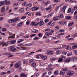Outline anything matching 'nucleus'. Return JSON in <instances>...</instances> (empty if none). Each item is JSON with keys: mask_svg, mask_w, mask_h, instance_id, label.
Instances as JSON below:
<instances>
[{"mask_svg": "<svg viewBox=\"0 0 77 77\" xmlns=\"http://www.w3.org/2000/svg\"><path fill=\"white\" fill-rule=\"evenodd\" d=\"M9 49L11 52L14 53L17 51V49L14 47V46H11L9 47Z\"/></svg>", "mask_w": 77, "mask_h": 77, "instance_id": "f257e3e1", "label": "nucleus"}, {"mask_svg": "<svg viewBox=\"0 0 77 77\" xmlns=\"http://www.w3.org/2000/svg\"><path fill=\"white\" fill-rule=\"evenodd\" d=\"M21 65V63L20 62H18L16 63L14 65V67L16 68L20 67Z\"/></svg>", "mask_w": 77, "mask_h": 77, "instance_id": "f03ea898", "label": "nucleus"}, {"mask_svg": "<svg viewBox=\"0 0 77 77\" xmlns=\"http://www.w3.org/2000/svg\"><path fill=\"white\" fill-rule=\"evenodd\" d=\"M71 59L70 57H69L66 59H65L64 60V62L65 63H69L71 62Z\"/></svg>", "mask_w": 77, "mask_h": 77, "instance_id": "7ed1b4c3", "label": "nucleus"}, {"mask_svg": "<svg viewBox=\"0 0 77 77\" xmlns=\"http://www.w3.org/2000/svg\"><path fill=\"white\" fill-rule=\"evenodd\" d=\"M66 8H67V6L66 5H64L61 10L62 12L63 13H65V9H66Z\"/></svg>", "mask_w": 77, "mask_h": 77, "instance_id": "20e7f679", "label": "nucleus"}, {"mask_svg": "<svg viewBox=\"0 0 77 77\" xmlns=\"http://www.w3.org/2000/svg\"><path fill=\"white\" fill-rule=\"evenodd\" d=\"M74 71H71L68 72L67 73V74L68 75H70V76H71V75H73L74 74Z\"/></svg>", "mask_w": 77, "mask_h": 77, "instance_id": "39448f33", "label": "nucleus"}, {"mask_svg": "<svg viewBox=\"0 0 77 77\" xmlns=\"http://www.w3.org/2000/svg\"><path fill=\"white\" fill-rule=\"evenodd\" d=\"M20 17H18L15 18V19H13V21H14V22L15 23V22H17V21H19L20 20Z\"/></svg>", "mask_w": 77, "mask_h": 77, "instance_id": "423d86ee", "label": "nucleus"}, {"mask_svg": "<svg viewBox=\"0 0 77 77\" xmlns=\"http://www.w3.org/2000/svg\"><path fill=\"white\" fill-rule=\"evenodd\" d=\"M41 57L42 59L45 60H46L47 59V57L45 56L42 55L41 56Z\"/></svg>", "mask_w": 77, "mask_h": 77, "instance_id": "0eeeda50", "label": "nucleus"}, {"mask_svg": "<svg viewBox=\"0 0 77 77\" xmlns=\"http://www.w3.org/2000/svg\"><path fill=\"white\" fill-rule=\"evenodd\" d=\"M9 42L11 43V44H15V42H16V40H14L12 41H9Z\"/></svg>", "mask_w": 77, "mask_h": 77, "instance_id": "6e6552de", "label": "nucleus"}, {"mask_svg": "<svg viewBox=\"0 0 77 77\" xmlns=\"http://www.w3.org/2000/svg\"><path fill=\"white\" fill-rule=\"evenodd\" d=\"M24 11V8H21L19 10V13H22V12H23Z\"/></svg>", "mask_w": 77, "mask_h": 77, "instance_id": "1a4fd4ad", "label": "nucleus"}, {"mask_svg": "<svg viewBox=\"0 0 77 77\" xmlns=\"http://www.w3.org/2000/svg\"><path fill=\"white\" fill-rule=\"evenodd\" d=\"M20 76L21 77H27V75L24 73H21L20 75Z\"/></svg>", "mask_w": 77, "mask_h": 77, "instance_id": "9d476101", "label": "nucleus"}, {"mask_svg": "<svg viewBox=\"0 0 77 77\" xmlns=\"http://www.w3.org/2000/svg\"><path fill=\"white\" fill-rule=\"evenodd\" d=\"M5 1H7V0H5L4 1H2L1 2H0V6H3V5H4L5 4Z\"/></svg>", "mask_w": 77, "mask_h": 77, "instance_id": "9b49d317", "label": "nucleus"}, {"mask_svg": "<svg viewBox=\"0 0 77 77\" xmlns=\"http://www.w3.org/2000/svg\"><path fill=\"white\" fill-rule=\"evenodd\" d=\"M23 24V22H21L17 24V27H21V26H22V24Z\"/></svg>", "mask_w": 77, "mask_h": 77, "instance_id": "f8f14e48", "label": "nucleus"}, {"mask_svg": "<svg viewBox=\"0 0 77 77\" xmlns=\"http://www.w3.org/2000/svg\"><path fill=\"white\" fill-rule=\"evenodd\" d=\"M32 66L33 68H36V63H32Z\"/></svg>", "mask_w": 77, "mask_h": 77, "instance_id": "ddd939ff", "label": "nucleus"}, {"mask_svg": "<svg viewBox=\"0 0 77 77\" xmlns=\"http://www.w3.org/2000/svg\"><path fill=\"white\" fill-rule=\"evenodd\" d=\"M29 48H27L26 47H22V48L20 50H27V49H29Z\"/></svg>", "mask_w": 77, "mask_h": 77, "instance_id": "4468645a", "label": "nucleus"}, {"mask_svg": "<svg viewBox=\"0 0 77 77\" xmlns=\"http://www.w3.org/2000/svg\"><path fill=\"white\" fill-rule=\"evenodd\" d=\"M36 16H41V12H38L36 13Z\"/></svg>", "mask_w": 77, "mask_h": 77, "instance_id": "2eb2a0df", "label": "nucleus"}, {"mask_svg": "<svg viewBox=\"0 0 77 77\" xmlns=\"http://www.w3.org/2000/svg\"><path fill=\"white\" fill-rule=\"evenodd\" d=\"M59 19V17L58 16H56V17L53 18V20L54 21H56L57 20H58Z\"/></svg>", "mask_w": 77, "mask_h": 77, "instance_id": "dca6fc26", "label": "nucleus"}, {"mask_svg": "<svg viewBox=\"0 0 77 77\" xmlns=\"http://www.w3.org/2000/svg\"><path fill=\"white\" fill-rule=\"evenodd\" d=\"M39 25L40 26L44 25V21H43V20H42L40 22Z\"/></svg>", "mask_w": 77, "mask_h": 77, "instance_id": "f3484780", "label": "nucleus"}, {"mask_svg": "<svg viewBox=\"0 0 77 77\" xmlns=\"http://www.w3.org/2000/svg\"><path fill=\"white\" fill-rule=\"evenodd\" d=\"M57 59V58H51L50 59V60L51 62H53V61H54V60H56Z\"/></svg>", "mask_w": 77, "mask_h": 77, "instance_id": "a211bd4d", "label": "nucleus"}, {"mask_svg": "<svg viewBox=\"0 0 77 77\" xmlns=\"http://www.w3.org/2000/svg\"><path fill=\"white\" fill-rule=\"evenodd\" d=\"M7 2V1H5V4L6 5H9L11 3L10 2Z\"/></svg>", "mask_w": 77, "mask_h": 77, "instance_id": "6ab92c4d", "label": "nucleus"}, {"mask_svg": "<svg viewBox=\"0 0 77 77\" xmlns=\"http://www.w3.org/2000/svg\"><path fill=\"white\" fill-rule=\"evenodd\" d=\"M77 48V45H74V46H72V49L73 50H74V49H75V48Z\"/></svg>", "mask_w": 77, "mask_h": 77, "instance_id": "aec40b11", "label": "nucleus"}, {"mask_svg": "<svg viewBox=\"0 0 77 77\" xmlns=\"http://www.w3.org/2000/svg\"><path fill=\"white\" fill-rule=\"evenodd\" d=\"M60 74L62 75H64L65 74V72L61 71L60 73Z\"/></svg>", "mask_w": 77, "mask_h": 77, "instance_id": "412c9836", "label": "nucleus"}, {"mask_svg": "<svg viewBox=\"0 0 77 77\" xmlns=\"http://www.w3.org/2000/svg\"><path fill=\"white\" fill-rule=\"evenodd\" d=\"M65 18L67 20H70L71 19V16H66Z\"/></svg>", "mask_w": 77, "mask_h": 77, "instance_id": "4be33fe9", "label": "nucleus"}, {"mask_svg": "<svg viewBox=\"0 0 77 77\" xmlns=\"http://www.w3.org/2000/svg\"><path fill=\"white\" fill-rule=\"evenodd\" d=\"M37 24H35V22H32L31 23V26H36Z\"/></svg>", "mask_w": 77, "mask_h": 77, "instance_id": "5701e85b", "label": "nucleus"}, {"mask_svg": "<svg viewBox=\"0 0 77 77\" xmlns=\"http://www.w3.org/2000/svg\"><path fill=\"white\" fill-rule=\"evenodd\" d=\"M56 53L58 54H60V53H61V51L58 50L56 51Z\"/></svg>", "mask_w": 77, "mask_h": 77, "instance_id": "b1692460", "label": "nucleus"}, {"mask_svg": "<svg viewBox=\"0 0 77 77\" xmlns=\"http://www.w3.org/2000/svg\"><path fill=\"white\" fill-rule=\"evenodd\" d=\"M58 62H63V59L62 58H60L59 60H58Z\"/></svg>", "mask_w": 77, "mask_h": 77, "instance_id": "393cba45", "label": "nucleus"}, {"mask_svg": "<svg viewBox=\"0 0 77 77\" xmlns=\"http://www.w3.org/2000/svg\"><path fill=\"white\" fill-rule=\"evenodd\" d=\"M38 30H36L35 29H34V30L32 31V32H33V33H37V32H38Z\"/></svg>", "mask_w": 77, "mask_h": 77, "instance_id": "a878e982", "label": "nucleus"}, {"mask_svg": "<svg viewBox=\"0 0 77 77\" xmlns=\"http://www.w3.org/2000/svg\"><path fill=\"white\" fill-rule=\"evenodd\" d=\"M8 22H9L10 23H14V21L13 19L9 20H8Z\"/></svg>", "mask_w": 77, "mask_h": 77, "instance_id": "bb28decb", "label": "nucleus"}, {"mask_svg": "<svg viewBox=\"0 0 77 77\" xmlns=\"http://www.w3.org/2000/svg\"><path fill=\"white\" fill-rule=\"evenodd\" d=\"M2 32H6L7 31V29L6 28H3L2 29Z\"/></svg>", "mask_w": 77, "mask_h": 77, "instance_id": "cd10ccee", "label": "nucleus"}, {"mask_svg": "<svg viewBox=\"0 0 77 77\" xmlns=\"http://www.w3.org/2000/svg\"><path fill=\"white\" fill-rule=\"evenodd\" d=\"M32 45V43H29L28 44H26V45H24L25 46H31Z\"/></svg>", "mask_w": 77, "mask_h": 77, "instance_id": "c85d7f7f", "label": "nucleus"}, {"mask_svg": "<svg viewBox=\"0 0 77 77\" xmlns=\"http://www.w3.org/2000/svg\"><path fill=\"white\" fill-rule=\"evenodd\" d=\"M31 8L30 7H28L27 8H26V11H29L30 10Z\"/></svg>", "mask_w": 77, "mask_h": 77, "instance_id": "c756f323", "label": "nucleus"}, {"mask_svg": "<svg viewBox=\"0 0 77 77\" xmlns=\"http://www.w3.org/2000/svg\"><path fill=\"white\" fill-rule=\"evenodd\" d=\"M73 39H74V38L72 37V38H67V41H71V40H73Z\"/></svg>", "mask_w": 77, "mask_h": 77, "instance_id": "7c9ffc66", "label": "nucleus"}, {"mask_svg": "<svg viewBox=\"0 0 77 77\" xmlns=\"http://www.w3.org/2000/svg\"><path fill=\"white\" fill-rule=\"evenodd\" d=\"M26 6H28V7H29V8H30V7L32 6V4L30 3L27 4L26 5Z\"/></svg>", "mask_w": 77, "mask_h": 77, "instance_id": "2f4dec72", "label": "nucleus"}, {"mask_svg": "<svg viewBox=\"0 0 77 77\" xmlns=\"http://www.w3.org/2000/svg\"><path fill=\"white\" fill-rule=\"evenodd\" d=\"M5 8L4 7H2V9L1 10V12H5Z\"/></svg>", "mask_w": 77, "mask_h": 77, "instance_id": "473e14b6", "label": "nucleus"}, {"mask_svg": "<svg viewBox=\"0 0 77 77\" xmlns=\"http://www.w3.org/2000/svg\"><path fill=\"white\" fill-rule=\"evenodd\" d=\"M23 63L24 64H27L28 63V61L26 60H24L23 61Z\"/></svg>", "mask_w": 77, "mask_h": 77, "instance_id": "72a5a7b5", "label": "nucleus"}, {"mask_svg": "<svg viewBox=\"0 0 77 77\" xmlns=\"http://www.w3.org/2000/svg\"><path fill=\"white\" fill-rule=\"evenodd\" d=\"M48 21H50V20L48 19H46L45 20V22L46 23L47 22H48Z\"/></svg>", "mask_w": 77, "mask_h": 77, "instance_id": "f704fd0d", "label": "nucleus"}, {"mask_svg": "<svg viewBox=\"0 0 77 77\" xmlns=\"http://www.w3.org/2000/svg\"><path fill=\"white\" fill-rule=\"evenodd\" d=\"M53 69L51 68H47L46 70V71H50L51 70H52Z\"/></svg>", "mask_w": 77, "mask_h": 77, "instance_id": "c9c22d12", "label": "nucleus"}, {"mask_svg": "<svg viewBox=\"0 0 77 77\" xmlns=\"http://www.w3.org/2000/svg\"><path fill=\"white\" fill-rule=\"evenodd\" d=\"M73 51L74 53H75V54H76V55H77V48L76 49L74 50Z\"/></svg>", "mask_w": 77, "mask_h": 77, "instance_id": "e433bc0d", "label": "nucleus"}, {"mask_svg": "<svg viewBox=\"0 0 77 77\" xmlns=\"http://www.w3.org/2000/svg\"><path fill=\"white\" fill-rule=\"evenodd\" d=\"M74 24V22H72L71 23H69L68 24V26L69 27H70V26H72L73 25V24Z\"/></svg>", "mask_w": 77, "mask_h": 77, "instance_id": "4c0bfd02", "label": "nucleus"}, {"mask_svg": "<svg viewBox=\"0 0 77 77\" xmlns=\"http://www.w3.org/2000/svg\"><path fill=\"white\" fill-rule=\"evenodd\" d=\"M62 70L63 71H68V69L66 68H63L62 69Z\"/></svg>", "mask_w": 77, "mask_h": 77, "instance_id": "58836bf2", "label": "nucleus"}, {"mask_svg": "<svg viewBox=\"0 0 77 77\" xmlns=\"http://www.w3.org/2000/svg\"><path fill=\"white\" fill-rule=\"evenodd\" d=\"M47 54V55H51V52L50 51H48Z\"/></svg>", "mask_w": 77, "mask_h": 77, "instance_id": "ea45409f", "label": "nucleus"}, {"mask_svg": "<svg viewBox=\"0 0 77 77\" xmlns=\"http://www.w3.org/2000/svg\"><path fill=\"white\" fill-rule=\"evenodd\" d=\"M54 2L55 3H59L60 2V0H54Z\"/></svg>", "mask_w": 77, "mask_h": 77, "instance_id": "a19ab883", "label": "nucleus"}, {"mask_svg": "<svg viewBox=\"0 0 77 77\" xmlns=\"http://www.w3.org/2000/svg\"><path fill=\"white\" fill-rule=\"evenodd\" d=\"M72 56V52H70L67 55V56Z\"/></svg>", "mask_w": 77, "mask_h": 77, "instance_id": "79ce46f5", "label": "nucleus"}, {"mask_svg": "<svg viewBox=\"0 0 77 77\" xmlns=\"http://www.w3.org/2000/svg\"><path fill=\"white\" fill-rule=\"evenodd\" d=\"M22 41H23V39H20L19 40V41L17 42V43L18 44L20 42H22Z\"/></svg>", "mask_w": 77, "mask_h": 77, "instance_id": "37998d69", "label": "nucleus"}, {"mask_svg": "<svg viewBox=\"0 0 77 77\" xmlns=\"http://www.w3.org/2000/svg\"><path fill=\"white\" fill-rule=\"evenodd\" d=\"M58 72H59L58 71H56L54 72V74L55 75H58V74H59Z\"/></svg>", "mask_w": 77, "mask_h": 77, "instance_id": "c03bdc74", "label": "nucleus"}, {"mask_svg": "<svg viewBox=\"0 0 77 77\" xmlns=\"http://www.w3.org/2000/svg\"><path fill=\"white\" fill-rule=\"evenodd\" d=\"M30 24V20H28L26 23V24L27 26L29 25V24Z\"/></svg>", "mask_w": 77, "mask_h": 77, "instance_id": "a18cd8bd", "label": "nucleus"}, {"mask_svg": "<svg viewBox=\"0 0 77 77\" xmlns=\"http://www.w3.org/2000/svg\"><path fill=\"white\" fill-rule=\"evenodd\" d=\"M42 51V49H40L38 50H37L36 51V52H41V51Z\"/></svg>", "mask_w": 77, "mask_h": 77, "instance_id": "49530a36", "label": "nucleus"}, {"mask_svg": "<svg viewBox=\"0 0 77 77\" xmlns=\"http://www.w3.org/2000/svg\"><path fill=\"white\" fill-rule=\"evenodd\" d=\"M29 37L30 36H29V35H26L23 37V38H29Z\"/></svg>", "mask_w": 77, "mask_h": 77, "instance_id": "de8ad7c7", "label": "nucleus"}, {"mask_svg": "<svg viewBox=\"0 0 77 77\" xmlns=\"http://www.w3.org/2000/svg\"><path fill=\"white\" fill-rule=\"evenodd\" d=\"M51 51V55L54 54V52L52 51Z\"/></svg>", "mask_w": 77, "mask_h": 77, "instance_id": "09e8293b", "label": "nucleus"}, {"mask_svg": "<svg viewBox=\"0 0 77 77\" xmlns=\"http://www.w3.org/2000/svg\"><path fill=\"white\" fill-rule=\"evenodd\" d=\"M34 8H35V10L36 11H37L39 9V7L37 6H34Z\"/></svg>", "mask_w": 77, "mask_h": 77, "instance_id": "8fccbe9b", "label": "nucleus"}, {"mask_svg": "<svg viewBox=\"0 0 77 77\" xmlns=\"http://www.w3.org/2000/svg\"><path fill=\"white\" fill-rule=\"evenodd\" d=\"M50 29L49 28H47L45 30V32H50Z\"/></svg>", "mask_w": 77, "mask_h": 77, "instance_id": "3c124183", "label": "nucleus"}, {"mask_svg": "<svg viewBox=\"0 0 77 77\" xmlns=\"http://www.w3.org/2000/svg\"><path fill=\"white\" fill-rule=\"evenodd\" d=\"M32 53H35V52H34V51L31 52L30 53H29L28 56H31L32 55L30 54H32Z\"/></svg>", "mask_w": 77, "mask_h": 77, "instance_id": "603ef678", "label": "nucleus"}, {"mask_svg": "<svg viewBox=\"0 0 77 77\" xmlns=\"http://www.w3.org/2000/svg\"><path fill=\"white\" fill-rule=\"evenodd\" d=\"M77 57H74L72 59L73 60H77Z\"/></svg>", "mask_w": 77, "mask_h": 77, "instance_id": "864d4df0", "label": "nucleus"}, {"mask_svg": "<svg viewBox=\"0 0 77 77\" xmlns=\"http://www.w3.org/2000/svg\"><path fill=\"white\" fill-rule=\"evenodd\" d=\"M35 60L33 59L30 60H29V63H31V62H34Z\"/></svg>", "mask_w": 77, "mask_h": 77, "instance_id": "5fc2aeb1", "label": "nucleus"}, {"mask_svg": "<svg viewBox=\"0 0 77 77\" xmlns=\"http://www.w3.org/2000/svg\"><path fill=\"white\" fill-rule=\"evenodd\" d=\"M71 11V9L69 8L68 10V11L67 12V13H70V12Z\"/></svg>", "mask_w": 77, "mask_h": 77, "instance_id": "6e6d98bb", "label": "nucleus"}, {"mask_svg": "<svg viewBox=\"0 0 77 77\" xmlns=\"http://www.w3.org/2000/svg\"><path fill=\"white\" fill-rule=\"evenodd\" d=\"M38 36H39V37H40V38H41L42 36V35L41 34V33H40L38 35Z\"/></svg>", "mask_w": 77, "mask_h": 77, "instance_id": "4d7b16f0", "label": "nucleus"}, {"mask_svg": "<svg viewBox=\"0 0 77 77\" xmlns=\"http://www.w3.org/2000/svg\"><path fill=\"white\" fill-rule=\"evenodd\" d=\"M25 18H26V16H23L21 17V19H22V20H24V19H25Z\"/></svg>", "mask_w": 77, "mask_h": 77, "instance_id": "13d9d810", "label": "nucleus"}, {"mask_svg": "<svg viewBox=\"0 0 77 77\" xmlns=\"http://www.w3.org/2000/svg\"><path fill=\"white\" fill-rule=\"evenodd\" d=\"M36 36V34H32L30 35V38H32V37H33V36Z\"/></svg>", "mask_w": 77, "mask_h": 77, "instance_id": "bf43d9fd", "label": "nucleus"}, {"mask_svg": "<svg viewBox=\"0 0 77 77\" xmlns=\"http://www.w3.org/2000/svg\"><path fill=\"white\" fill-rule=\"evenodd\" d=\"M59 17L60 18H62L63 17V14H60L59 15Z\"/></svg>", "mask_w": 77, "mask_h": 77, "instance_id": "052dcab7", "label": "nucleus"}, {"mask_svg": "<svg viewBox=\"0 0 77 77\" xmlns=\"http://www.w3.org/2000/svg\"><path fill=\"white\" fill-rule=\"evenodd\" d=\"M8 45V43H3L2 44V46H7Z\"/></svg>", "mask_w": 77, "mask_h": 77, "instance_id": "680f3d73", "label": "nucleus"}, {"mask_svg": "<svg viewBox=\"0 0 77 77\" xmlns=\"http://www.w3.org/2000/svg\"><path fill=\"white\" fill-rule=\"evenodd\" d=\"M34 40H37V39H39V37H35L33 38Z\"/></svg>", "mask_w": 77, "mask_h": 77, "instance_id": "e2e57ef3", "label": "nucleus"}, {"mask_svg": "<svg viewBox=\"0 0 77 77\" xmlns=\"http://www.w3.org/2000/svg\"><path fill=\"white\" fill-rule=\"evenodd\" d=\"M67 53V52H63L62 53L63 55L64 54L65 55H66Z\"/></svg>", "mask_w": 77, "mask_h": 77, "instance_id": "0e129e2a", "label": "nucleus"}, {"mask_svg": "<svg viewBox=\"0 0 77 77\" xmlns=\"http://www.w3.org/2000/svg\"><path fill=\"white\" fill-rule=\"evenodd\" d=\"M59 26H56L55 27V29L56 30H59Z\"/></svg>", "mask_w": 77, "mask_h": 77, "instance_id": "69168bd1", "label": "nucleus"}, {"mask_svg": "<svg viewBox=\"0 0 77 77\" xmlns=\"http://www.w3.org/2000/svg\"><path fill=\"white\" fill-rule=\"evenodd\" d=\"M15 36V35H12V36H10L9 38H14Z\"/></svg>", "mask_w": 77, "mask_h": 77, "instance_id": "338daca9", "label": "nucleus"}, {"mask_svg": "<svg viewBox=\"0 0 77 77\" xmlns=\"http://www.w3.org/2000/svg\"><path fill=\"white\" fill-rule=\"evenodd\" d=\"M47 74V72H45L43 75H42V77H44L45 76V75Z\"/></svg>", "mask_w": 77, "mask_h": 77, "instance_id": "774afa93", "label": "nucleus"}]
</instances>
